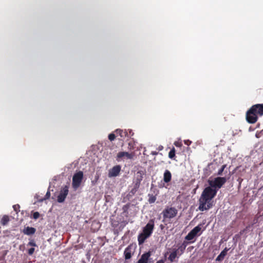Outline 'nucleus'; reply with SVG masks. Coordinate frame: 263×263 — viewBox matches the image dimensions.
<instances>
[{
    "mask_svg": "<svg viewBox=\"0 0 263 263\" xmlns=\"http://www.w3.org/2000/svg\"><path fill=\"white\" fill-rule=\"evenodd\" d=\"M162 146L161 147H160V148H159L160 150H162Z\"/></svg>",
    "mask_w": 263,
    "mask_h": 263,
    "instance_id": "e433bc0d",
    "label": "nucleus"
},
{
    "mask_svg": "<svg viewBox=\"0 0 263 263\" xmlns=\"http://www.w3.org/2000/svg\"><path fill=\"white\" fill-rule=\"evenodd\" d=\"M189 244V242H186V241H184L181 244L178 245V248H174L179 253V255H181L184 252V251L185 250V248L187 245Z\"/></svg>",
    "mask_w": 263,
    "mask_h": 263,
    "instance_id": "2eb2a0df",
    "label": "nucleus"
},
{
    "mask_svg": "<svg viewBox=\"0 0 263 263\" xmlns=\"http://www.w3.org/2000/svg\"><path fill=\"white\" fill-rule=\"evenodd\" d=\"M217 190L211 186L205 187L199 200V210L201 211L208 210L213 206L212 199L216 196Z\"/></svg>",
    "mask_w": 263,
    "mask_h": 263,
    "instance_id": "f257e3e1",
    "label": "nucleus"
},
{
    "mask_svg": "<svg viewBox=\"0 0 263 263\" xmlns=\"http://www.w3.org/2000/svg\"><path fill=\"white\" fill-rule=\"evenodd\" d=\"M83 178V172L81 171H79L74 174L72 177V186L75 190L80 186Z\"/></svg>",
    "mask_w": 263,
    "mask_h": 263,
    "instance_id": "39448f33",
    "label": "nucleus"
},
{
    "mask_svg": "<svg viewBox=\"0 0 263 263\" xmlns=\"http://www.w3.org/2000/svg\"><path fill=\"white\" fill-rule=\"evenodd\" d=\"M226 167V165H223L221 166V167L220 168V169L219 170L217 174L218 175H222V172H223Z\"/></svg>",
    "mask_w": 263,
    "mask_h": 263,
    "instance_id": "393cba45",
    "label": "nucleus"
},
{
    "mask_svg": "<svg viewBox=\"0 0 263 263\" xmlns=\"http://www.w3.org/2000/svg\"><path fill=\"white\" fill-rule=\"evenodd\" d=\"M135 154L134 152L129 153L126 152H120L117 154V160L118 161H120L121 159L124 157H126V158L128 159H133L135 156Z\"/></svg>",
    "mask_w": 263,
    "mask_h": 263,
    "instance_id": "9b49d317",
    "label": "nucleus"
},
{
    "mask_svg": "<svg viewBox=\"0 0 263 263\" xmlns=\"http://www.w3.org/2000/svg\"><path fill=\"white\" fill-rule=\"evenodd\" d=\"M172 179V174L170 171L166 170L165 171L163 175V180L165 183H168Z\"/></svg>",
    "mask_w": 263,
    "mask_h": 263,
    "instance_id": "a211bd4d",
    "label": "nucleus"
},
{
    "mask_svg": "<svg viewBox=\"0 0 263 263\" xmlns=\"http://www.w3.org/2000/svg\"><path fill=\"white\" fill-rule=\"evenodd\" d=\"M68 186L67 185L63 187L58 196L57 201L59 203H62L65 201V199L68 194Z\"/></svg>",
    "mask_w": 263,
    "mask_h": 263,
    "instance_id": "9d476101",
    "label": "nucleus"
},
{
    "mask_svg": "<svg viewBox=\"0 0 263 263\" xmlns=\"http://www.w3.org/2000/svg\"><path fill=\"white\" fill-rule=\"evenodd\" d=\"M145 173L143 171H138L134 175L133 179L134 189L136 191L139 188L141 182L143 179Z\"/></svg>",
    "mask_w": 263,
    "mask_h": 263,
    "instance_id": "6e6552de",
    "label": "nucleus"
},
{
    "mask_svg": "<svg viewBox=\"0 0 263 263\" xmlns=\"http://www.w3.org/2000/svg\"><path fill=\"white\" fill-rule=\"evenodd\" d=\"M167 254H168V253H167V252H166V253H165V254H164V257H166V255H167Z\"/></svg>",
    "mask_w": 263,
    "mask_h": 263,
    "instance_id": "f704fd0d",
    "label": "nucleus"
},
{
    "mask_svg": "<svg viewBox=\"0 0 263 263\" xmlns=\"http://www.w3.org/2000/svg\"><path fill=\"white\" fill-rule=\"evenodd\" d=\"M162 146L161 147H160V148H159L160 150H162Z\"/></svg>",
    "mask_w": 263,
    "mask_h": 263,
    "instance_id": "c9c22d12",
    "label": "nucleus"
},
{
    "mask_svg": "<svg viewBox=\"0 0 263 263\" xmlns=\"http://www.w3.org/2000/svg\"><path fill=\"white\" fill-rule=\"evenodd\" d=\"M114 133H116V134L117 136H120L121 138H125V137H126L128 136V134L126 130L124 131L120 129H117L114 132Z\"/></svg>",
    "mask_w": 263,
    "mask_h": 263,
    "instance_id": "6ab92c4d",
    "label": "nucleus"
},
{
    "mask_svg": "<svg viewBox=\"0 0 263 263\" xmlns=\"http://www.w3.org/2000/svg\"><path fill=\"white\" fill-rule=\"evenodd\" d=\"M20 206L19 204H15L13 206L14 210L17 213L20 211Z\"/></svg>",
    "mask_w": 263,
    "mask_h": 263,
    "instance_id": "c85d7f7f",
    "label": "nucleus"
},
{
    "mask_svg": "<svg viewBox=\"0 0 263 263\" xmlns=\"http://www.w3.org/2000/svg\"><path fill=\"white\" fill-rule=\"evenodd\" d=\"M165 262V259H160L158 260L156 263H164Z\"/></svg>",
    "mask_w": 263,
    "mask_h": 263,
    "instance_id": "72a5a7b5",
    "label": "nucleus"
},
{
    "mask_svg": "<svg viewBox=\"0 0 263 263\" xmlns=\"http://www.w3.org/2000/svg\"><path fill=\"white\" fill-rule=\"evenodd\" d=\"M121 171V166L119 165L114 166L109 171L108 176L109 177H116L119 175Z\"/></svg>",
    "mask_w": 263,
    "mask_h": 263,
    "instance_id": "ddd939ff",
    "label": "nucleus"
},
{
    "mask_svg": "<svg viewBox=\"0 0 263 263\" xmlns=\"http://www.w3.org/2000/svg\"><path fill=\"white\" fill-rule=\"evenodd\" d=\"M155 227V219H151L143 228L142 232L139 234L138 241L139 245L143 244L145 240L149 238L153 233Z\"/></svg>",
    "mask_w": 263,
    "mask_h": 263,
    "instance_id": "7ed1b4c3",
    "label": "nucleus"
},
{
    "mask_svg": "<svg viewBox=\"0 0 263 263\" xmlns=\"http://www.w3.org/2000/svg\"><path fill=\"white\" fill-rule=\"evenodd\" d=\"M116 137L115 133H111L108 135V139L110 141H112L115 139Z\"/></svg>",
    "mask_w": 263,
    "mask_h": 263,
    "instance_id": "5701e85b",
    "label": "nucleus"
},
{
    "mask_svg": "<svg viewBox=\"0 0 263 263\" xmlns=\"http://www.w3.org/2000/svg\"><path fill=\"white\" fill-rule=\"evenodd\" d=\"M177 213L178 211L175 208L167 206L162 213L163 217V221L167 219H171L174 218L176 216Z\"/></svg>",
    "mask_w": 263,
    "mask_h": 263,
    "instance_id": "423d86ee",
    "label": "nucleus"
},
{
    "mask_svg": "<svg viewBox=\"0 0 263 263\" xmlns=\"http://www.w3.org/2000/svg\"><path fill=\"white\" fill-rule=\"evenodd\" d=\"M229 249L225 248L222 251L220 254L217 257L216 260L218 261H221L223 260L224 257L226 256L227 252L229 251Z\"/></svg>",
    "mask_w": 263,
    "mask_h": 263,
    "instance_id": "f3484780",
    "label": "nucleus"
},
{
    "mask_svg": "<svg viewBox=\"0 0 263 263\" xmlns=\"http://www.w3.org/2000/svg\"><path fill=\"white\" fill-rule=\"evenodd\" d=\"M128 145H129V146H130V145H131V143H128Z\"/></svg>",
    "mask_w": 263,
    "mask_h": 263,
    "instance_id": "4c0bfd02",
    "label": "nucleus"
},
{
    "mask_svg": "<svg viewBox=\"0 0 263 263\" xmlns=\"http://www.w3.org/2000/svg\"><path fill=\"white\" fill-rule=\"evenodd\" d=\"M50 196V191H48L47 192L44 198L43 199H42L41 201H43L44 200H46V199L49 198Z\"/></svg>",
    "mask_w": 263,
    "mask_h": 263,
    "instance_id": "cd10ccee",
    "label": "nucleus"
},
{
    "mask_svg": "<svg viewBox=\"0 0 263 263\" xmlns=\"http://www.w3.org/2000/svg\"><path fill=\"white\" fill-rule=\"evenodd\" d=\"M175 157V149L174 147H173V148L168 153V157L170 159H174Z\"/></svg>",
    "mask_w": 263,
    "mask_h": 263,
    "instance_id": "4be33fe9",
    "label": "nucleus"
},
{
    "mask_svg": "<svg viewBox=\"0 0 263 263\" xmlns=\"http://www.w3.org/2000/svg\"><path fill=\"white\" fill-rule=\"evenodd\" d=\"M250 228V225L248 226L245 229L241 230L239 232L240 235H242L244 233H245L247 230Z\"/></svg>",
    "mask_w": 263,
    "mask_h": 263,
    "instance_id": "c756f323",
    "label": "nucleus"
},
{
    "mask_svg": "<svg viewBox=\"0 0 263 263\" xmlns=\"http://www.w3.org/2000/svg\"><path fill=\"white\" fill-rule=\"evenodd\" d=\"M201 234V224H198L192 229L185 237L186 240L190 241V242H194L195 241V238L200 236Z\"/></svg>",
    "mask_w": 263,
    "mask_h": 263,
    "instance_id": "20e7f679",
    "label": "nucleus"
},
{
    "mask_svg": "<svg viewBox=\"0 0 263 263\" xmlns=\"http://www.w3.org/2000/svg\"><path fill=\"white\" fill-rule=\"evenodd\" d=\"M35 232L36 229L34 228L30 227H25L23 231V233L27 235H33Z\"/></svg>",
    "mask_w": 263,
    "mask_h": 263,
    "instance_id": "dca6fc26",
    "label": "nucleus"
},
{
    "mask_svg": "<svg viewBox=\"0 0 263 263\" xmlns=\"http://www.w3.org/2000/svg\"><path fill=\"white\" fill-rule=\"evenodd\" d=\"M174 145L177 147H181L182 146V144L179 142H175Z\"/></svg>",
    "mask_w": 263,
    "mask_h": 263,
    "instance_id": "2f4dec72",
    "label": "nucleus"
},
{
    "mask_svg": "<svg viewBox=\"0 0 263 263\" xmlns=\"http://www.w3.org/2000/svg\"><path fill=\"white\" fill-rule=\"evenodd\" d=\"M227 182V178L226 177H218L215 178L214 180H209L208 182L209 185L214 189H220L222 185Z\"/></svg>",
    "mask_w": 263,
    "mask_h": 263,
    "instance_id": "0eeeda50",
    "label": "nucleus"
},
{
    "mask_svg": "<svg viewBox=\"0 0 263 263\" xmlns=\"http://www.w3.org/2000/svg\"><path fill=\"white\" fill-rule=\"evenodd\" d=\"M148 196L149 197L148 201L149 203H153L156 201V196L153 195V194H148Z\"/></svg>",
    "mask_w": 263,
    "mask_h": 263,
    "instance_id": "412c9836",
    "label": "nucleus"
},
{
    "mask_svg": "<svg viewBox=\"0 0 263 263\" xmlns=\"http://www.w3.org/2000/svg\"><path fill=\"white\" fill-rule=\"evenodd\" d=\"M28 246H32V247H36V246H37L35 242L33 239H31V240H30V241L28 243Z\"/></svg>",
    "mask_w": 263,
    "mask_h": 263,
    "instance_id": "bb28decb",
    "label": "nucleus"
},
{
    "mask_svg": "<svg viewBox=\"0 0 263 263\" xmlns=\"http://www.w3.org/2000/svg\"><path fill=\"white\" fill-rule=\"evenodd\" d=\"M10 220L9 217L8 215H4L1 219V223L3 225H6Z\"/></svg>",
    "mask_w": 263,
    "mask_h": 263,
    "instance_id": "aec40b11",
    "label": "nucleus"
},
{
    "mask_svg": "<svg viewBox=\"0 0 263 263\" xmlns=\"http://www.w3.org/2000/svg\"><path fill=\"white\" fill-rule=\"evenodd\" d=\"M34 252V248H31L28 250V253L29 255H32Z\"/></svg>",
    "mask_w": 263,
    "mask_h": 263,
    "instance_id": "7c9ffc66",
    "label": "nucleus"
},
{
    "mask_svg": "<svg viewBox=\"0 0 263 263\" xmlns=\"http://www.w3.org/2000/svg\"><path fill=\"white\" fill-rule=\"evenodd\" d=\"M40 214L38 212H34L32 214V218L37 219L40 217Z\"/></svg>",
    "mask_w": 263,
    "mask_h": 263,
    "instance_id": "b1692460",
    "label": "nucleus"
},
{
    "mask_svg": "<svg viewBox=\"0 0 263 263\" xmlns=\"http://www.w3.org/2000/svg\"><path fill=\"white\" fill-rule=\"evenodd\" d=\"M263 116V104H256L252 105L247 111L246 119L250 124L256 123L258 117Z\"/></svg>",
    "mask_w": 263,
    "mask_h": 263,
    "instance_id": "f03ea898",
    "label": "nucleus"
},
{
    "mask_svg": "<svg viewBox=\"0 0 263 263\" xmlns=\"http://www.w3.org/2000/svg\"><path fill=\"white\" fill-rule=\"evenodd\" d=\"M152 254L150 251L145 252L140 257L137 263H148Z\"/></svg>",
    "mask_w": 263,
    "mask_h": 263,
    "instance_id": "4468645a",
    "label": "nucleus"
},
{
    "mask_svg": "<svg viewBox=\"0 0 263 263\" xmlns=\"http://www.w3.org/2000/svg\"><path fill=\"white\" fill-rule=\"evenodd\" d=\"M181 255H179V253L174 248L172 249V251L168 257V260L171 262H173L177 261L178 259Z\"/></svg>",
    "mask_w": 263,
    "mask_h": 263,
    "instance_id": "f8f14e48",
    "label": "nucleus"
},
{
    "mask_svg": "<svg viewBox=\"0 0 263 263\" xmlns=\"http://www.w3.org/2000/svg\"><path fill=\"white\" fill-rule=\"evenodd\" d=\"M136 248V244H130L125 249L124 252V255L125 259H130L132 255L134 254L135 250Z\"/></svg>",
    "mask_w": 263,
    "mask_h": 263,
    "instance_id": "1a4fd4ad",
    "label": "nucleus"
},
{
    "mask_svg": "<svg viewBox=\"0 0 263 263\" xmlns=\"http://www.w3.org/2000/svg\"><path fill=\"white\" fill-rule=\"evenodd\" d=\"M191 143V141H190V140H185L184 141V144L187 145H189Z\"/></svg>",
    "mask_w": 263,
    "mask_h": 263,
    "instance_id": "473e14b6",
    "label": "nucleus"
},
{
    "mask_svg": "<svg viewBox=\"0 0 263 263\" xmlns=\"http://www.w3.org/2000/svg\"><path fill=\"white\" fill-rule=\"evenodd\" d=\"M129 208V203H127V204L124 205L123 206V208H122V210L123 211V212L124 213L127 212V211H128Z\"/></svg>",
    "mask_w": 263,
    "mask_h": 263,
    "instance_id": "a878e982",
    "label": "nucleus"
}]
</instances>
